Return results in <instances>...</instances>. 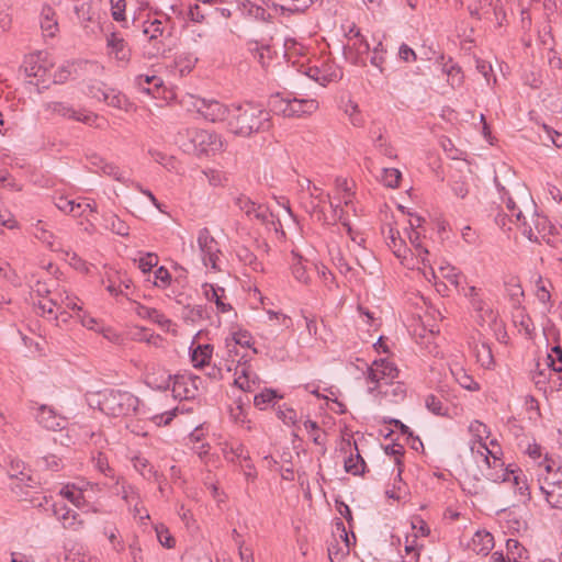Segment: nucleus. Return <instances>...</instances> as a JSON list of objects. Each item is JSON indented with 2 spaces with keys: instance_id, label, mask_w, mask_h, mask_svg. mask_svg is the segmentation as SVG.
Returning a JSON list of instances; mask_svg holds the SVG:
<instances>
[{
  "instance_id": "1",
  "label": "nucleus",
  "mask_w": 562,
  "mask_h": 562,
  "mask_svg": "<svg viewBox=\"0 0 562 562\" xmlns=\"http://www.w3.org/2000/svg\"><path fill=\"white\" fill-rule=\"evenodd\" d=\"M32 291L38 297L37 302H34L37 313L49 321H55L57 326L67 324L71 317H77L78 311H81L78 299L59 289L57 281L52 278L48 281L38 280L32 286Z\"/></svg>"
},
{
  "instance_id": "2",
  "label": "nucleus",
  "mask_w": 562,
  "mask_h": 562,
  "mask_svg": "<svg viewBox=\"0 0 562 562\" xmlns=\"http://www.w3.org/2000/svg\"><path fill=\"white\" fill-rule=\"evenodd\" d=\"M269 112L255 103L233 104L227 128L231 133L248 137L269 127Z\"/></svg>"
},
{
  "instance_id": "3",
  "label": "nucleus",
  "mask_w": 562,
  "mask_h": 562,
  "mask_svg": "<svg viewBox=\"0 0 562 562\" xmlns=\"http://www.w3.org/2000/svg\"><path fill=\"white\" fill-rule=\"evenodd\" d=\"M91 406L98 408L108 416L124 417L136 413L139 400L128 391L121 389H104L89 398Z\"/></svg>"
},
{
  "instance_id": "4",
  "label": "nucleus",
  "mask_w": 562,
  "mask_h": 562,
  "mask_svg": "<svg viewBox=\"0 0 562 562\" xmlns=\"http://www.w3.org/2000/svg\"><path fill=\"white\" fill-rule=\"evenodd\" d=\"M538 482L548 505L562 509V464L546 459L539 464Z\"/></svg>"
},
{
  "instance_id": "5",
  "label": "nucleus",
  "mask_w": 562,
  "mask_h": 562,
  "mask_svg": "<svg viewBox=\"0 0 562 562\" xmlns=\"http://www.w3.org/2000/svg\"><path fill=\"white\" fill-rule=\"evenodd\" d=\"M491 446L492 448L484 447L482 445L474 446L472 447V454L481 457L486 463L487 472L485 475L488 480L493 482L508 483L515 469L504 467V462L499 458L501 447L494 439L491 440Z\"/></svg>"
},
{
  "instance_id": "6",
  "label": "nucleus",
  "mask_w": 562,
  "mask_h": 562,
  "mask_svg": "<svg viewBox=\"0 0 562 562\" xmlns=\"http://www.w3.org/2000/svg\"><path fill=\"white\" fill-rule=\"evenodd\" d=\"M180 136L188 139V143H182L184 149L196 155L215 154L224 148L222 136L205 130L188 128L184 133H180Z\"/></svg>"
},
{
  "instance_id": "7",
  "label": "nucleus",
  "mask_w": 562,
  "mask_h": 562,
  "mask_svg": "<svg viewBox=\"0 0 562 562\" xmlns=\"http://www.w3.org/2000/svg\"><path fill=\"white\" fill-rule=\"evenodd\" d=\"M463 295L469 300L473 308L477 324L482 328L494 329L497 327L498 313L485 300L481 289L473 285L462 289Z\"/></svg>"
},
{
  "instance_id": "8",
  "label": "nucleus",
  "mask_w": 562,
  "mask_h": 562,
  "mask_svg": "<svg viewBox=\"0 0 562 562\" xmlns=\"http://www.w3.org/2000/svg\"><path fill=\"white\" fill-rule=\"evenodd\" d=\"M200 258L203 266L213 272L223 270V254L217 240L211 235L207 228H202L196 237Z\"/></svg>"
},
{
  "instance_id": "9",
  "label": "nucleus",
  "mask_w": 562,
  "mask_h": 562,
  "mask_svg": "<svg viewBox=\"0 0 562 562\" xmlns=\"http://www.w3.org/2000/svg\"><path fill=\"white\" fill-rule=\"evenodd\" d=\"M398 369L387 359H380L373 361L368 368L367 380L370 385L368 387L370 393L381 391L383 385L392 384L398 378Z\"/></svg>"
},
{
  "instance_id": "10",
  "label": "nucleus",
  "mask_w": 562,
  "mask_h": 562,
  "mask_svg": "<svg viewBox=\"0 0 562 562\" xmlns=\"http://www.w3.org/2000/svg\"><path fill=\"white\" fill-rule=\"evenodd\" d=\"M506 209L508 211L506 215L509 216L512 221L515 218L516 224L521 228L522 234L529 240L537 239L535 229L537 232L544 229V218H540L535 212H532V223L528 222L522 211L516 205L515 201L510 196L506 199Z\"/></svg>"
},
{
  "instance_id": "11",
  "label": "nucleus",
  "mask_w": 562,
  "mask_h": 562,
  "mask_svg": "<svg viewBox=\"0 0 562 562\" xmlns=\"http://www.w3.org/2000/svg\"><path fill=\"white\" fill-rule=\"evenodd\" d=\"M234 205L250 220H257L262 224H276V215L268 206L254 202L245 194H237L234 198Z\"/></svg>"
},
{
  "instance_id": "12",
  "label": "nucleus",
  "mask_w": 562,
  "mask_h": 562,
  "mask_svg": "<svg viewBox=\"0 0 562 562\" xmlns=\"http://www.w3.org/2000/svg\"><path fill=\"white\" fill-rule=\"evenodd\" d=\"M192 108L212 123L223 121L228 123L231 106H226L215 99L196 98L192 102Z\"/></svg>"
},
{
  "instance_id": "13",
  "label": "nucleus",
  "mask_w": 562,
  "mask_h": 562,
  "mask_svg": "<svg viewBox=\"0 0 562 562\" xmlns=\"http://www.w3.org/2000/svg\"><path fill=\"white\" fill-rule=\"evenodd\" d=\"M370 46L359 31L350 30L348 43L344 47V54L347 60L353 65L364 64V57L369 53Z\"/></svg>"
},
{
  "instance_id": "14",
  "label": "nucleus",
  "mask_w": 562,
  "mask_h": 562,
  "mask_svg": "<svg viewBox=\"0 0 562 562\" xmlns=\"http://www.w3.org/2000/svg\"><path fill=\"white\" fill-rule=\"evenodd\" d=\"M301 71L322 87L341 78V71L333 64L323 63L322 66H302Z\"/></svg>"
},
{
  "instance_id": "15",
  "label": "nucleus",
  "mask_w": 562,
  "mask_h": 562,
  "mask_svg": "<svg viewBox=\"0 0 562 562\" xmlns=\"http://www.w3.org/2000/svg\"><path fill=\"white\" fill-rule=\"evenodd\" d=\"M199 376L188 374H177L171 380V392L175 398H193L198 392Z\"/></svg>"
},
{
  "instance_id": "16",
  "label": "nucleus",
  "mask_w": 562,
  "mask_h": 562,
  "mask_svg": "<svg viewBox=\"0 0 562 562\" xmlns=\"http://www.w3.org/2000/svg\"><path fill=\"white\" fill-rule=\"evenodd\" d=\"M408 239L412 246V248H409L412 252H408V257H416L417 262H420L424 266L423 269L418 266L416 268L423 271L426 279H429V276L436 278L435 271L428 259L429 251L423 246L419 233L416 231L409 232Z\"/></svg>"
},
{
  "instance_id": "17",
  "label": "nucleus",
  "mask_w": 562,
  "mask_h": 562,
  "mask_svg": "<svg viewBox=\"0 0 562 562\" xmlns=\"http://www.w3.org/2000/svg\"><path fill=\"white\" fill-rule=\"evenodd\" d=\"M386 244L389 248L393 251V254L402 260V263L408 268L414 269L416 265L413 261V258H408V252H412L405 245L404 239L402 238L400 232L392 227L387 226V231L384 232Z\"/></svg>"
},
{
  "instance_id": "18",
  "label": "nucleus",
  "mask_w": 562,
  "mask_h": 562,
  "mask_svg": "<svg viewBox=\"0 0 562 562\" xmlns=\"http://www.w3.org/2000/svg\"><path fill=\"white\" fill-rule=\"evenodd\" d=\"M46 109L53 113L59 114L65 117L74 119L88 125H95L98 115L89 111H77L64 102L47 103Z\"/></svg>"
},
{
  "instance_id": "19",
  "label": "nucleus",
  "mask_w": 562,
  "mask_h": 562,
  "mask_svg": "<svg viewBox=\"0 0 562 562\" xmlns=\"http://www.w3.org/2000/svg\"><path fill=\"white\" fill-rule=\"evenodd\" d=\"M111 481L112 483H104V486L110 490L112 494L121 496L127 506H131L134 501L138 499V488L127 483L122 476L112 475Z\"/></svg>"
},
{
  "instance_id": "20",
  "label": "nucleus",
  "mask_w": 562,
  "mask_h": 562,
  "mask_svg": "<svg viewBox=\"0 0 562 562\" xmlns=\"http://www.w3.org/2000/svg\"><path fill=\"white\" fill-rule=\"evenodd\" d=\"M54 516L61 524L63 528L71 531H79L83 528L85 522L79 514L70 509L64 503H56L53 507Z\"/></svg>"
},
{
  "instance_id": "21",
  "label": "nucleus",
  "mask_w": 562,
  "mask_h": 562,
  "mask_svg": "<svg viewBox=\"0 0 562 562\" xmlns=\"http://www.w3.org/2000/svg\"><path fill=\"white\" fill-rule=\"evenodd\" d=\"M234 370L235 384L243 391L254 392L259 383V378L256 374V372L252 371L250 364H248L246 360L243 362H240V360H237Z\"/></svg>"
},
{
  "instance_id": "22",
  "label": "nucleus",
  "mask_w": 562,
  "mask_h": 562,
  "mask_svg": "<svg viewBox=\"0 0 562 562\" xmlns=\"http://www.w3.org/2000/svg\"><path fill=\"white\" fill-rule=\"evenodd\" d=\"M37 423L47 430H61L67 425V419L58 415L53 408L42 405L36 414Z\"/></svg>"
},
{
  "instance_id": "23",
  "label": "nucleus",
  "mask_w": 562,
  "mask_h": 562,
  "mask_svg": "<svg viewBox=\"0 0 562 562\" xmlns=\"http://www.w3.org/2000/svg\"><path fill=\"white\" fill-rule=\"evenodd\" d=\"M106 48L109 56L115 58L120 63H127L131 57V50L127 43L116 32H112L106 36Z\"/></svg>"
},
{
  "instance_id": "24",
  "label": "nucleus",
  "mask_w": 562,
  "mask_h": 562,
  "mask_svg": "<svg viewBox=\"0 0 562 562\" xmlns=\"http://www.w3.org/2000/svg\"><path fill=\"white\" fill-rule=\"evenodd\" d=\"M133 311L142 318L157 324L161 329L170 331L172 322L156 308L145 306L138 302L133 303Z\"/></svg>"
},
{
  "instance_id": "25",
  "label": "nucleus",
  "mask_w": 562,
  "mask_h": 562,
  "mask_svg": "<svg viewBox=\"0 0 562 562\" xmlns=\"http://www.w3.org/2000/svg\"><path fill=\"white\" fill-rule=\"evenodd\" d=\"M213 356V346L210 344L191 342L190 358L194 368H203L210 363Z\"/></svg>"
},
{
  "instance_id": "26",
  "label": "nucleus",
  "mask_w": 562,
  "mask_h": 562,
  "mask_svg": "<svg viewBox=\"0 0 562 562\" xmlns=\"http://www.w3.org/2000/svg\"><path fill=\"white\" fill-rule=\"evenodd\" d=\"M508 484H510L514 490L515 494L519 496V501L522 504H527L530 498V491H529V484L526 474L520 469H515L514 474L512 475Z\"/></svg>"
},
{
  "instance_id": "27",
  "label": "nucleus",
  "mask_w": 562,
  "mask_h": 562,
  "mask_svg": "<svg viewBox=\"0 0 562 562\" xmlns=\"http://www.w3.org/2000/svg\"><path fill=\"white\" fill-rule=\"evenodd\" d=\"M469 547L476 554L486 555L494 547V538L492 533L487 531H476Z\"/></svg>"
},
{
  "instance_id": "28",
  "label": "nucleus",
  "mask_w": 562,
  "mask_h": 562,
  "mask_svg": "<svg viewBox=\"0 0 562 562\" xmlns=\"http://www.w3.org/2000/svg\"><path fill=\"white\" fill-rule=\"evenodd\" d=\"M291 117L301 116L305 114L314 113L319 104L316 99L313 98H296L291 95Z\"/></svg>"
},
{
  "instance_id": "29",
  "label": "nucleus",
  "mask_w": 562,
  "mask_h": 562,
  "mask_svg": "<svg viewBox=\"0 0 562 562\" xmlns=\"http://www.w3.org/2000/svg\"><path fill=\"white\" fill-rule=\"evenodd\" d=\"M329 204L330 209L336 211V206L328 199L326 201H317L313 199H302V205L307 213L312 215L315 220L319 222H326L327 217L325 214V204Z\"/></svg>"
},
{
  "instance_id": "30",
  "label": "nucleus",
  "mask_w": 562,
  "mask_h": 562,
  "mask_svg": "<svg viewBox=\"0 0 562 562\" xmlns=\"http://www.w3.org/2000/svg\"><path fill=\"white\" fill-rule=\"evenodd\" d=\"M203 295L207 301H213L216 304L217 311L221 313L228 312L232 307L223 301L225 290L223 288H215L212 284L204 283L202 285Z\"/></svg>"
},
{
  "instance_id": "31",
  "label": "nucleus",
  "mask_w": 562,
  "mask_h": 562,
  "mask_svg": "<svg viewBox=\"0 0 562 562\" xmlns=\"http://www.w3.org/2000/svg\"><path fill=\"white\" fill-rule=\"evenodd\" d=\"M469 432L472 436V440L470 442V450L472 451V447L482 445L484 447H490L491 442L487 443L486 440L490 438V431L487 426L479 420H473L469 425Z\"/></svg>"
},
{
  "instance_id": "32",
  "label": "nucleus",
  "mask_w": 562,
  "mask_h": 562,
  "mask_svg": "<svg viewBox=\"0 0 562 562\" xmlns=\"http://www.w3.org/2000/svg\"><path fill=\"white\" fill-rule=\"evenodd\" d=\"M291 94L283 95L282 93H274L269 99L270 111L274 114L284 117H291Z\"/></svg>"
},
{
  "instance_id": "33",
  "label": "nucleus",
  "mask_w": 562,
  "mask_h": 562,
  "mask_svg": "<svg viewBox=\"0 0 562 562\" xmlns=\"http://www.w3.org/2000/svg\"><path fill=\"white\" fill-rule=\"evenodd\" d=\"M41 29L47 36H54L58 31L56 13L50 5H44L41 11Z\"/></svg>"
},
{
  "instance_id": "34",
  "label": "nucleus",
  "mask_w": 562,
  "mask_h": 562,
  "mask_svg": "<svg viewBox=\"0 0 562 562\" xmlns=\"http://www.w3.org/2000/svg\"><path fill=\"white\" fill-rule=\"evenodd\" d=\"M172 376L164 369H158L157 372L148 371L146 373V383L155 390H168L170 387Z\"/></svg>"
},
{
  "instance_id": "35",
  "label": "nucleus",
  "mask_w": 562,
  "mask_h": 562,
  "mask_svg": "<svg viewBox=\"0 0 562 562\" xmlns=\"http://www.w3.org/2000/svg\"><path fill=\"white\" fill-rule=\"evenodd\" d=\"M473 351L476 361L481 364V367L485 369H491L494 366V357L492 353V349L486 341L476 342L473 347Z\"/></svg>"
},
{
  "instance_id": "36",
  "label": "nucleus",
  "mask_w": 562,
  "mask_h": 562,
  "mask_svg": "<svg viewBox=\"0 0 562 562\" xmlns=\"http://www.w3.org/2000/svg\"><path fill=\"white\" fill-rule=\"evenodd\" d=\"M59 494L64 498L68 499L77 508H83L87 504V501L83 496V490L76 487L74 484L64 486Z\"/></svg>"
},
{
  "instance_id": "37",
  "label": "nucleus",
  "mask_w": 562,
  "mask_h": 562,
  "mask_svg": "<svg viewBox=\"0 0 562 562\" xmlns=\"http://www.w3.org/2000/svg\"><path fill=\"white\" fill-rule=\"evenodd\" d=\"M135 85L142 92L151 94L153 89H159L161 87L162 80L155 75H139L135 78Z\"/></svg>"
},
{
  "instance_id": "38",
  "label": "nucleus",
  "mask_w": 562,
  "mask_h": 562,
  "mask_svg": "<svg viewBox=\"0 0 562 562\" xmlns=\"http://www.w3.org/2000/svg\"><path fill=\"white\" fill-rule=\"evenodd\" d=\"M222 451L225 459L231 462H235L236 460L248 461L249 459L244 446L237 442L229 445L226 443Z\"/></svg>"
},
{
  "instance_id": "39",
  "label": "nucleus",
  "mask_w": 562,
  "mask_h": 562,
  "mask_svg": "<svg viewBox=\"0 0 562 562\" xmlns=\"http://www.w3.org/2000/svg\"><path fill=\"white\" fill-rule=\"evenodd\" d=\"M456 382L463 389L468 391H477L480 385L474 379L468 374V372L463 368H456L451 370Z\"/></svg>"
},
{
  "instance_id": "40",
  "label": "nucleus",
  "mask_w": 562,
  "mask_h": 562,
  "mask_svg": "<svg viewBox=\"0 0 562 562\" xmlns=\"http://www.w3.org/2000/svg\"><path fill=\"white\" fill-rule=\"evenodd\" d=\"M508 559L515 562H525L528 559L527 550L516 539L506 541Z\"/></svg>"
},
{
  "instance_id": "41",
  "label": "nucleus",
  "mask_w": 562,
  "mask_h": 562,
  "mask_svg": "<svg viewBox=\"0 0 562 562\" xmlns=\"http://www.w3.org/2000/svg\"><path fill=\"white\" fill-rule=\"evenodd\" d=\"M442 70L447 75V81L452 88H458L463 83V75L458 65L446 63Z\"/></svg>"
},
{
  "instance_id": "42",
  "label": "nucleus",
  "mask_w": 562,
  "mask_h": 562,
  "mask_svg": "<svg viewBox=\"0 0 562 562\" xmlns=\"http://www.w3.org/2000/svg\"><path fill=\"white\" fill-rule=\"evenodd\" d=\"M95 212V205L88 199L75 200L74 205L70 207V215L74 217L88 216Z\"/></svg>"
},
{
  "instance_id": "43",
  "label": "nucleus",
  "mask_w": 562,
  "mask_h": 562,
  "mask_svg": "<svg viewBox=\"0 0 562 562\" xmlns=\"http://www.w3.org/2000/svg\"><path fill=\"white\" fill-rule=\"evenodd\" d=\"M440 276L450 282L453 286L459 288L461 283V272L450 263H445L439 267Z\"/></svg>"
},
{
  "instance_id": "44",
  "label": "nucleus",
  "mask_w": 562,
  "mask_h": 562,
  "mask_svg": "<svg viewBox=\"0 0 562 562\" xmlns=\"http://www.w3.org/2000/svg\"><path fill=\"white\" fill-rule=\"evenodd\" d=\"M41 54L30 55L25 60V72L29 77H42L44 68L40 64Z\"/></svg>"
},
{
  "instance_id": "45",
  "label": "nucleus",
  "mask_w": 562,
  "mask_h": 562,
  "mask_svg": "<svg viewBox=\"0 0 562 562\" xmlns=\"http://www.w3.org/2000/svg\"><path fill=\"white\" fill-rule=\"evenodd\" d=\"M134 262L143 273H148L158 265V256L154 252L140 254L139 258H135Z\"/></svg>"
},
{
  "instance_id": "46",
  "label": "nucleus",
  "mask_w": 562,
  "mask_h": 562,
  "mask_svg": "<svg viewBox=\"0 0 562 562\" xmlns=\"http://www.w3.org/2000/svg\"><path fill=\"white\" fill-rule=\"evenodd\" d=\"M133 467L134 469L146 480H150L156 476V472L153 465L149 464L148 460L143 457L133 458Z\"/></svg>"
},
{
  "instance_id": "47",
  "label": "nucleus",
  "mask_w": 562,
  "mask_h": 562,
  "mask_svg": "<svg viewBox=\"0 0 562 562\" xmlns=\"http://www.w3.org/2000/svg\"><path fill=\"white\" fill-rule=\"evenodd\" d=\"M102 95L103 102L113 108L124 109L127 105V99L125 95L112 88H110L109 91Z\"/></svg>"
},
{
  "instance_id": "48",
  "label": "nucleus",
  "mask_w": 562,
  "mask_h": 562,
  "mask_svg": "<svg viewBox=\"0 0 562 562\" xmlns=\"http://www.w3.org/2000/svg\"><path fill=\"white\" fill-rule=\"evenodd\" d=\"M171 281L172 278L167 268L161 266L155 270L153 280L154 286L166 290L170 286Z\"/></svg>"
},
{
  "instance_id": "49",
  "label": "nucleus",
  "mask_w": 562,
  "mask_h": 562,
  "mask_svg": "<svg viewBox=\"0 0 562 562\" xmlns=\"http://www.w3.org/2000/svg\"><path fill=\"white\" fill-rule=\"evenodd\" d=\"M278 396L277 392L272 389H265L254 397V404L259 409H266Z\"/></svg>"
},
{
  "instance_id": "50",
  "label": "nucleus",
  "mask_w": 562,
  "mask_h": 562,
  "mask_svg": "<svg viewBox=\"0 0 562 562\" xmlns=\"http://www.w3.org/2000/svg\"><path fill=\"white\" fill-rule=\"evenodd\" d=\"M401 171L395 168H384L381 175V182L389 188H397L401 180Z\"/></svg>"
},
{
  "instance_id": "51",
  "label": "nucleus",
  "mask_w": 562,
  "mask_h": 562,
  "mask_svg": "<svg viewBox=\"0 0 562 562\" xmlns=\"http://www.w3.org/2000/svg\"><path fill=\"white\" fill-rule=\"evenodd\" d=\"M515 324L519 327V331L524 335L531 337L535 327L531 318L524 313V311H518L515 315Z\"/></svg>"
},
{
  "instance_id": "52",
  "label": "nucleus",
  "mask_w": 562,
  "mask_h": 562,
  "mask_svg": "<svg viewBox=\"0 0 562 562\" xmlns=\"http://www.w3.org/2000/svg\"><path fill=\"white\" fill-rule=\"evenodd\" d=\"M33 235L40 239L41 241L47 244L52 249L54 248L53 243V234L46 228L45 224L42 221H37L33 225Z\"/></svg>"
},
{
  "instance_id": "53",
  "label": "nucleus",
  "mask_w": 562,
  "mask_h": 562,
  "mask_svg": "<svg viewBox=\"0 0 562 562\" xmlns=\"http://www.w3.org/2000/svg\"><path fill=\"white\" fill-rule=\"evenodd\" d=\"M345 469L348 473L353 475L361 474L364 470V461L359 453L355 456L350 454L349 458L345 460Z\"/></svg>"
},
{
  "instance_id": "54",
  "label": "nucleus",
  "mask_w": 562,
  "mask_h": 562,
  "mask_svg": "<svg viewBox=\"0 0 562 562\" xmlns=\"http://www.w3.org/2000/svg\"><path fill=\"white\" fill-rule=\"evenodd\" d=\"M238 346L233 341L231 337L225 339V357H226V368L227 371L233 370V364L237 362L235 357L238 356Z\"/></svg>"
},
{
  "instance_id": "55",
  "label": "nucleus",
  "mask_w": 562,
  "mask_h": 562,
  "mask_svg": "<svg viewBox=\"0 0 562 562\" xmlns=\"http://www.w3.org/2000/svg\"><path fill=\"white\" fill-rule=\"evenodd\" d=\"M329 254L331 256V260H333L334 265L338 268V270L341 273L346 274L351 270L350 265L348 263L346 258L342 256L339 248H336V247L331 248L329 250Z\"/></svg>"
},
{
  "instance_id": "56",
  "label": "nucleus",
  "mask_w": 562,
  "mask_h": 562,
  "mask_svg": "<svg viewBox=\"0 0 562 562\" xmlns=\"http://www.w3.org/2000/svg\"><path fill=\"white\" fill-rule=\"evenodd\" d=\"M548 364L552 371L557 373L562 372V348L560 346L551 349V352L548 355Z\"/></svg>"
},
{
  "instance_id": "57",
  "label": "nucleus",
  "mask_w": 562,
  "mask_h": 562,
  "mask_svg": "<svg viewBox=\"0 0 562 562\" xmlns=\"http://www.w3.org/2000/svg\"><path fill=\"white\" fill-rule=\"evenodd\" d=\"M536 296L543 305H551V294L541 277L536 281Z\"/></svg>"
},
{
  "instance_id": "58",
  "label": "nucleus",
  "mask_w": 562,
  "mask_h": 562,
  "mask_svg": "<svg viewBox=\"0 0 562 562\" xmlns=\"http://www.w3.org/2000/svg\"><path fill=\"white\" fill-rule=\"evenodd\" d=\"M164 32L161 21L155 19L150 22H146L144 24L143 33L147 35L150 40L157 38Z\"/></svg>"
},
{
  "instance_id": "59",
  "label": "nucleus",
  "mask_w": 562,
  "mask_h": 562,
  "mask_svg": "<svg viewBox=\"0 0 562 562\" xmlns=\"http://www.w3.org/2000/svg\"><path fill=\"white\" fill-rule=\"evenodd\" d=\"M289 3L286 5H280L282 12L286 11L290 13L293 12H302L307 9L314 0H288Z\"/></svg>"
},
{
  "instance_id": "60",
  "label": "nucleus",
  "mask_w": 562,
  "mask_h": 562,
  "mask_svg": "<svg viewBox=\"0 0 562 562\" xmlns=\"http://www.w3.org/2000/svg\"><path fill=\"white\" fill-rule=\"evenodd\" d=\"M229 337L233 339V341L238 347H243V348H251L252 347V344H254L252 336L247 330L235 331Z\"/></svg>"
},
{
  "instance_id": "61",
  "label": "nucleus",
  "mask_w": 562,
  "mask_h": 562,
  "mask_svg": "<svg viewBox=\"0 0 562 562\" xmlns=\"http://www.w3.org/2000/svg\"><path fill=\"white\" fill-rule=\"evenodd\" d=\"M100 172L113 177L115 180L121 181L123 183H126L128 181V179L124 176V173L120 170L117 166L106 161L101 166Z\"/></svg>"
},
{
  "instance_id": "62",
  "label": "nucleus",
  "mask_w": 562,
  "mask_h": 562,
  "mask_svg": "<svg viewBox=\"0 0 562 562\" xmlns=\"http://www.w3.org/2000/svg\"><path fill=\"white\" fill-rule=\"evenodd\" d=\"M157 539L165 548L171 549L176 544L175 538L170 535L169 530L164 526L156 527Z\"/></svg>"
},
{
  "instance_id": "63",
  "label": "nucleus",
  "mask_w": 562,
  "mask_h": 562,
  "mask_svg": "<svg viewBox=\"0 0 562 562\" xmlns=\"http://www.w3.org/2000/svg\"><path fill=\"white\" fill-rule=\"evenodd\" d=\"M425 404L426 407L435 415L442 416L446 413L442 402L435 395H428L425 400Z\"/></svg>"
},
{
  "instance_id": "64",
  "label": "nucleus",
  "mask_w": 562,
  "mask_h": 562,
  "mask_svg": "<svg viewBox=\"0 0 562 562\" xmlns=\"http://www.w3.org/2000/svg\"><path fill=\"white\" fill-rule=\"evenodd\" d=\"M112 18L117 22L125 21V0H110Z\"/></svg>"
}]
</instances>
